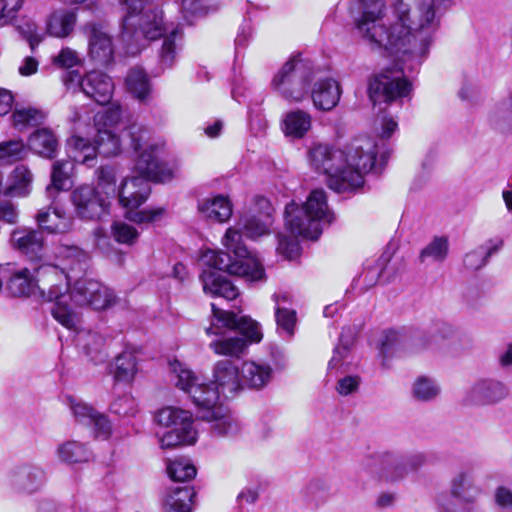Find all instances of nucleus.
Returning a JSON list of instances; mask_svg holds the SVG:
<instances>
[{
    "label": "nucleus",
    "mask_w": 512,
    "mask_h": 512,
    "mask_svg": "<svg viewBox=\"0 0 512 512\" xmlns=\"http://www.w3.org/2000/svg\"><path fill=\"white\" fill-rule=\"evenodd\" d=\"M155 419L159 425L171 427V429L180 428L186 430L188 428H194L192 414L187 410L172 406L160 409Z\"/></svg>",
    "instance_id": "33"
},
{
    "label": "nucleus",
    "mask_w": 512,
    "mask_h": 512,
    "mask_svg": "<svg viewBox=\"0 0 512 512\" xmlns=\"http://www.w3.org/2000/svg\"><path fill=\"white\" fill-rule=\"evenodd\" d=\"M122 116V111L119 106L112 107L103 113H98L94 117L95 128H111L121 130L119 122Z\"/></svg>",
    "instance_id": "55"
},
{
    "label": "nucleus",
    "mask_w": 512,
    "mask_h": 512,
    "mask_svg": "<svg viewBox=\"0 0 512 512\" xmlns=\"http://www.w3.org/2000/svg\"><path fill=\"white\" fill-rule=\"evenodd\" d=\"M111 234L116 242L128 246L134 245L139 237V232L134 226L122 221H116L111 225Z\"/></svg>",
    "instance_id": "51"
},
{
    "label": "nucleus",
    "mask_w": 512,
    "mask_h": 512,
    "mask_svg": "<svg viewBox=\"0 0 512 512\" xmlns=\"http://www.w3.org/2000/svg\"><path fill=\"white\" fill-rule=\"evenodd\" d=\"M273 299L276 304L275 318L278 330L281 333H285L288 337H291L296 325V312L287 306L289 299L286 295H274Z\"/></svg>",
    "instance_id": "35"
},
{
    "label": "nucleus",
    "mask_w": 512,
    "mask_h": 512,
    "mask_svg": "<svg viewBox=\"0 0 512 512\" xmlns=\"http://www.w3.org/2000/svg\"><path fill=\"white\" fill-rule=\"evenodd\" d=\"M503 246V240L492 238L485 241L475 249L466 253L463 258V265L467 270L477 271L484 267L491 255L498 252Z\"/></svg>",
    "instance_id": "30"
},
{
    "label": "nucleus",
    "mask_w": 512,
    "mask_h": 512,
    "mask_svg": "<svg viewBox=\"0 0 512 512\" xmlns=\"http://www.w3.org/2000/svg\"><path fill=\"white\" fill-rule=\"evenodd\" d=\"M68 406L77 422L92 427L96 438L107 439L112 431L110 421L82 400L67 396Z\"/></svg>",
    "instance_id": "16"
},
{
    "label": "nucleus",
    "mask_w": 512,
    "mask_h": 512,
    "mask_svg": "<svg viewBox=\"0 0 512 512\" xmlns=\"http://www.w3.org/2000/svg\"><path fill=\"white\" fill-rule=\"evenodd\" d=\"M195 491L192 487L172 488L165 497V508L168 512H190Z\"/></svg>",
    "instance_id": "40"
},
{
    "label": "nucleus",
    "mask_w": 512,
    "mask_h": 512,
    "mask_svg": "<svg viewBox=\"0 0 512 512\" xmlns=\"http://www.w3.org/2000/svg\"><path fill=\"white\" fill-rule=\"evenodd\" d=\"M36 223L41 231L49 234H65L73 229L74 218L66 208L56 202L40 209L35 216Z\"/></svg>",
    "instance_id": "18"
},
{
    "label": "nucleus",
    "mask_w": 512,
    "mask_h": 512,
    "mask_svg": "<svg viewBox=\"0 0 512 512\" xmlns=\"http://www.w3.org/2000/svg\"><path fill=\"white\" fill-rule=\"evenodd\" d=\"M132 127H140L137 124H132L127 127H122L121 130L111 128H96V135L94 142L97 144L98 153L104 157H114L121 153L124 145H129L135 152V156L138 155L136 147L132 144L130 136H127V132Z\"/></svg>",
    "instance_id": "19"
},
{
    "label": "nucleus",
    "mask_w": 512,
    "mask_h": 512,
    "mask_svg": "<svg viewBox=\"0 0 512 512\" xmlns=\"http://www.w3.org/2000/svg\"><path fill=\"white\" fill-rule=\"evenodd\" d=\"M442 0H364L355 26L372 48H383L397 64L384 68L369 82V97L374 104L390 103L408 97L412 84L407 72L419 69L427 59L440 27L439 3Z\"/></svg>",
    "instance_id": "1"
},
{
    "label": "nucleus",
    "mask_w": 512,
    "mask_h": 512,
    "mask_svg": "<svg viewBox=\"0 0 512 512\" xmlns=\"http://www.w3.org/2000/svg\"><path fill=\"white\" fill-rule=\"evenodd\" d=\"M167 473L172 480L184 482L193 479L197 470L189 459L179 457L169 461Z\"/></svg>",
    "instance_id": "48"
},
{
    "label": "nucleus",
    "mask_w": 512,
    "mask_h": 512,
    "mask_svg": "<svg viewBox=\"0 0 512 512\" xmlns=\"http://www.w3.org/2000/svg\"><path fill=\"white\" fill-rule=\"evenodd\" d=\"M76 23V12L69 9L55 10L46 19V33L51 37L64 39L73 33Z\"/></svg>",
    "instance_id": "26"
},
{
    "label": "nucleus",
    "mask_w": 512,
    "mask_h": 512,
    "mask_svg": "<svg viewBox=\"0 0 512 512\" xmlns=\"http://www.w3.org/2000/svg\"><path fill=\"white\" fill-rule=\"evenodd\" d=\"M244 388L260 390L266 387L273 377V369L268 363L244 361L240 367Z\"/></svg>",
    "instance_id": "27"
},
{
    "label": "nucleus",
    "mask_w": 512,
    "mask_h": 512,
    "mask_svg": "<svg viewBox=\"0 0 512 512\" xmlns=\"http://www.w3.org/2000/svg\"><path fill=\"white\" fill-rule=\"evenodd\" d=\"M67 145L72 153V157L76 162H79L87 167H93L97 163L98 147L93 141L91 143L88 139L80 136H72Z\"/></svg>",
    "instance_id": "32"
},
{
    "label": "nucleus",
    "mask_w": 512,
    "mask_h": 512,
    "mask_svg": "<svg viewBox=\"0 0 512 512\" xmlns=\"http://www.w3.org/2000/svg\"><path fill=\"white\" fill-rule=\"evenodd\" d=\"M277 251L287 259H294L299 255L300 247L298 242L290 237L279 235Z\"/></svg>",
    "instance_id": "59"
},
{
    "label": "nucleus",
    "mask_w": 512,
    "mask_h": 512,
    "mask_svg": "<svg viewBox=\"0 0 512 512\" xmlns=\"http://www.w3.org/2000/svg\"><path fill=\"white\" fill-rule=\"evenodd\" d=\"M334 221V214L327 203L324 190L311 191L306 202L299 206L291 202L285 209V224L287 229L296 236L307 239H317L323 226Z\"/></svg>",
    "instance_id": "9"
},
{
    "label": "nucleus",
    "mask_w": 512,
    "mask_h": 512,
    "mask_svg": "<svg viewBox=\"0 0 512 512\" xmlns=\"http://www.w3.org/2000/svg\"><path fill=\"white\" fill-rule=\"evenodd\" d=\"M10 244L30 261H41L45 256V239L41 230L17 228L11 233Z\"/></svg>",
    "instance_id": "17"
},
{
    "label": "nucleus",
    "mask_w": 512,
    "mask_h": 512,
    "mask_svg": "<svg viewBox=\"0 0 512 512\" xmlns=\"http://www.w3.org/2000/svg\"><path fill=\"white\" fill-rule=\"evenodd\" d=\"M425 462L421 453L402 456L392 452H381L363 459L362 468L389 482L403 479Z\"/></svg>",
    "instance_id": "12"
},
{
    "label": "nucleus",
    "mask_w": 512,
    "mask_h": 512,
    "mask_svg": "<svg viewBox=\"0 0 512 512\" xmlns=\"http://www.w3.org/2000/svg\"><path fill=\"white\" fill-rule=\"evenodd\" d=\"M360 377L355 375H347L338 380L336 391L341 396H348L355 393L360 385Z\"/></svg>",
    "instance_id": "62"
},
{
    "label": "nucleus",
    "mask_w": 512,
    "mask_h": 512,
    "mask_svg": "<svg viewBox=\"0 0 512 512\" xmlns=\"http://www.w3.org/2000/svg\"><path fill=\"white\" fill-rule=\"evenodd\" d=\"M495 501L500 508L512 512V491L507 487L501 486L496 489Z\"/></svg>",
    "instance_id": "63"
},
{
    "label": "nucleus",
    "mask_w": 512,
    "mask_h": 512,
    "mask_svg": "<svg viewBox=\"0 0 512 512\" xmlns=\"http://www.w3.org/2000/svg\"><path fill=\"white\" fill-rule=\"evenodd\" d=\"M53 257L56 264H50L58 269L63 274L64 279L61 281L53 278L54 283H63L67 292L69 289L70 275L69 273H82L88 268L89 255L88 253L77 245H69L60 243L54 248Z\"/></svg>",
    "instance_id": "15"
},
{
    "label": "nucleus",
    "mask_w": 512,
    "mask_h": 512,
    "mask_svg": "<svg viewBox=\"0 0 512 512\" xmlns=\"http://www.w3.org/2000/svg\"><path fill=\"white\" fill-rule=\"evenodd\" d=\"M52 62L61 68H71L79 63V56L75 50L66 47L52 58Z\"/></svg>",
    "instance_id": "61"
},
{
    "label": "nucleus",
    "mask_w": 512,
    "mask_h": 512,
    "mask_svg": "<svg viewBox=\"0 0 512 512\" xmlns=\"http://www.w3.org/2000/svg\"><path fill=\"white\" fill-rule=\"evenodd\" d=\"M138 372L137 357L133 352L124 351L114 362V377L117 381L131 382Z\"/></svg>",
    "instance_id": "44"
},
{
    "label": "nucleus",
    "mask_w": 512,
    "mask_h": 512,
    "mask_svg": "<svg viewBox=\"0 0 512 512\" xmlns=\"http://www.w3.org/2000/svg\"><path fill=\"white\" fill-rule=\"evenodd\" d=\"M27 154L22 140H9L0 143V163H11L22 160Z\"/></svg>",
    "instance_id": "50"
},
{
    "label": "nucleus",
    "mask_w": 512,
    "mask_h": 512,
    "mask_svg": "<svg viewBox=\"0 0 512 512\" xmlns=\"http://www.w3.org/2000/svg\"><path fill=\"white\" fill-rule=\"evenodd\" d=\"M401 344L400 335L396 331L384 333L380 342V352L383 357L391 356Z\"/></svg>",
    "instance_id": "60"
},
{
    "label": "nucleus",
    "mask_w": 512,
    "mask_h": 512,
    "mask_svg": "<svg viewBox=\"0 0 512 512\" xmlns=\"http://www.w3.org/2000/svg\"><path fill=\"white\" fill-rule=\"evenodd\" d=\"M341 94L342 89L337 80L331 77H316L311 85L309 97L315 109L331 111L338 105Z\"/></svg>",
    "instance_id": "20"
},
{
    "label": "nucleus",
    "mask_w": 512,
    "mask_h": 512,
    "mask_svg": "<svg viewBox=\"0 0 512 512\" xmlns=\"http://www.w3.org/2000/svg\"><path fill=\"white\" fill-rule=\"evenodd\" d=\"M137 407L135 398L129 394L115 399L110 405L111 411L120 416H134L137 413Z\"/></svg>",
    "instance_id": "56"
},
{
    "label": "nucleus",
    "mask_w": 512,
    "mask_h": 512,
    "mask_svg": "<svg viewBox=\"0 0 512 512\" xmlns=\"http://www.w3.org/2000/svg\"><path fill=\"white\" fill-rule=\"evenodd\" d=\"M312 128V116L302 109H294L284 114L281 129L285 136L302 139Z\"/></svg>",
    "instance_id": "28"
},
{
    "label": "nucleus",
    "mask_w": 512,
    "mask_h": 512,
    "mask_svg": "<svg viewBox=\"0 0 512 512\" xmlns=\"http://www.w3.org/2000/svg\"><path fill=\"white\" fill-rule=\"evenodd\" d=\"M28 148L43 158L53 159L57 156L59 143L52 130L42 128L29 136Z\"/></svg>",
    "instance_id": "29"
},
{
    "label": "nucleus",
    "mask_w": 512,
    "mask_h": 512,
    "mask_svg": "<svg viewBox=\"0 0 512 512\" xmlns=\"http://www.w3.org/2000/svg\"><path fill=\"white\" fill-rule=\"evenodd\" d=\"M73 164L68 160H57L52 164L51 184L47 187V191L51 188L56 191L68 190L71 186Z\"/></svg>",
    "instance_id": "46"
},
{
    "label": "nucleus",
    "mask_w": 512,
    "mask_h": 512,
    "mask_svg": "<svg viewBox=\"0 0 512 512\" xmlns=\"http://www.w3.org/2000/svg\"><path fill=\"white\" fill-rule=\"evenodd\" d=\"M489 121L500 131H512V91L494 105Z\"/></svg>",
    "instance_id": "37"
},
{
    "label": "nucleus",
    "mask_w": 512,
    "mask_h": 512,
    "mask_svg": "<svg viewBox=\"0 0 512 512\" xmlns=\"http://www.w3.org/2000/svg\"><path fill=\"white\" fill-rule=\"evenodd\" d=\"M197 209L203 218L224 223L232 216L233 204L229 197L218 194L200 200Z\"/></svg>",
    "instance_id": "23"
},
{
    "label": "nucleus",
    "mask_w": 512,
    "mask_h": 512,
    "mask_svg": "<svg viewBox=\"0 0 512 512\" xmlns=\"http://www.w3.org/2000/svg\"><path fill=\"white\" fill-rule=\"evenodd\" d=\"M510 395L508 386L494 378H482L475 381L464 393L462 403L467 407L496 405Z\"/></svg>",
    "instance_id": "14"
},
{
    "label": "nucleus",
    "mask_w": 512,
    "mask_h": 512,
    "mask_svg": "<svg viewBox=\"0 0 512 512\" xmlns=\"http://www.w3.org/2000/svg\"><path fill=\"white\" fill-rule=\"evenodd\" d=\"M68 90L77 88L100 105L110 103L115 85L111 77L100 71H90L83 77L76 71H68L63 78Z\"/></svg>",
    "instance_id": "13"
},
{
    "label": "nucleus",
    "mask_w": 512,
    "mask_h": 512,
    "mask_svg": "<svg viewBox=\"0 0 512 512\" xmlns=\"http://www.w3.org/2000/svg\"><path fill=\"white\" fill-rule=\"evenodd\" d=\"M12 125L15 129L23 131L29 127L40 125L46 118V113L32 106H15L12 113Z\"/></svg>",
    "instance_id": "36"
},
{
    "label": "nucleus",
    "mask_w": 512,
    "mask_h": 512,
    "mask_svg": "<svg viewBox=\"0 0 512 512\" xmlns=\"http://www.w3.org/2000/svg\"><path fill=\"white\" fill-rule=\"evenodd\" d=\"M316 76L317 69L309 60L293 54L274 73L270 86L282 99L301 103L309 96Z\"/></svg>",
    "instance_id": "10"
},
{
    "label": "nucleus",
    "mask_w": 512,
    "mask_h": 512,
    "mask_svg": "<svg viewBox=\"0 0 512 512\" xmlns=\"http://www.w3.org/2000/svg\"><path fill=\"white\" fill-rule=\"evenodd\" d=\"M117 170L104 165L95 170V184L83 183L70 194L76 217L81 220H101L109 214L111 200L116 196Z\"/></svg>",
    "instance_id": "8"
},
{
    "label": "nucleus",
    "mask_w": 512,
    "mask_h": 512,
    "mask_svg": "<svg viewBox=\"0 0 512 512\" xmlns=\"http://www.w3.org/2000/svg\"><path fill=\"white\" fill-rule=\"evenodd\" d=\"M175 386L186 393L197 408H213L221 396L232 398L244 389L240 367L231 360H219L212 367L211 383L178 360L170 362Z\"/></svg>",
    "instance_id": "5"
},
{
    "label": "nucleus",
    "mask_w": 512,
    "mask_h": 512,
    "mask_svg": "<svg viewBox=\"0 0 512 512\" xmlns=\"http://www.w3.org/2000/svg\"><path fill=\"white\" fill-rule=\"evenodd\" d=\"M451 492L455 497L466 503H474L480 494V489L475 485L470 474L462 472L452 480Z\"/></svg>",
    "instance_id": "43"
},
{
    "label": "nucleus",
    "mask_w": 512,
    "mask_h": 512,
    "mask_svg": "<svg viewBox=\"0 0 512 512\" xmlns=\"http://www.w3.org/2000/svg\"><path fill=\"white\" fill-rule=\"evenodd\" d=\"M413 396L420 401H431L440 393V387L435 380L422 376L413 384Z\"/></svg>",
    "instance_id": "49"
},
{
    "label": "nucleus",
    "mask_w": 512,
    "mask_h": 512,
    "mask_svg": "<svg viewBox=\"0 0 512 512\" xmlns=\"http://www.w3.org/2000/svg\"><path fill=\"white\" fill-rule=\"evenodd\" d=\"M202 418L211 423L212 431L221 437H234L241 433L242 425L228 410L220 405L213 408H198Z\"/></svg>",
    "instance_id": "22"
},
{
    "label": "nucleus",
    "mask_w": 512,
    "mask_h": 512,
    "mask_svg": "<svg viewBox=\"0 0 512 512\" xmlns=\"http://www.w3.org/2000/svg\"><path fill=\"white\" fill-rule=\"evenodd\" d=\"M373 139L363 136L354 139L344 151L326 144H316L309 151V163L325 174L328 186L338 192L362 187L364 175L374 167L376 155L383 148Z\"/></svg>",
    "instance_id": "4"
},
{
    "label": "nucleus",
    "mask_w": 512,
    "mask_h": 512,
    "mask_svg": "<svg viewBox=\"0 0 512 512\" xmlns=\"http://www.w3.org/2000/svg\"><path fill=\"white\" fill-rule=\"evenodd\" d=\"M242 232L243 228L237 221L226 230L222 238V245L228 252L208 250L204 253L203 260L209 268L202 272L200 278L206 294L227 300H233L239 295L238 288L221 274L222 271L242 277L248 282L265 281L263 264L248 251Z\"/></svg>",
    "instance_id": "2"
},
{
    "label": "nucleus",
    "mask_w": 512,
    "mask_h": 512,
    "mask_svg": "<svg viewBox=\"0 0 512 512\" xmlns=\"http://www.w3.org/2000/svg\"><path fill=\"white\" fill-rule=\"evenodd\" d=\"M92 292H96L94 298H90V307L95 310H104L116 303L114 292L107 286L100 284H92Z\"/></svg>",
    "instance_id": "52"
},
{
    "label": "nucleus",
    "mask_w": 512,
    "mask_h": 512,
    "mask_svg": "<svg viewBox=\"0 0 512 512\" xmlns=\"http://www.w3.org/2000/svg\"><path fill=\"white\" fill-rule=\"evenodd\" d=\"M24 0H0V28L13 24Z\"/></svg>",
    "instance_id": "54"
},
{
    "label": "nucleus",
    "mask_w": 512,
    "mask_h": 512,
    "mask_svg": "<svg viewBox=\"0 0 512 512\" xmlns=\"http://www.w3.org/2000/svg\"><path fill=\"white\" fill-rule=\"evenodd\" d=\"M214 321L206 328L207 335L219 336L209 344L217 355L240 357L250 343H258L263 335L259 324L247 316H237L211 304Z\"/></svg>",
    "instance_id": "7"
},
{
    "label": "nucleus",
    "mask_w": 512,
    "mask_h": 512,
    "mask_svg": "<svg viewBox=\"0 0 512 512\" xmlns=\"http://www.w3.org/2000/svg\"><path fill=\"white\" fill-rule=\"evenodd\" d=\"M56 454L59 461L66 464L86 462L91 455L83 443L74 440H68L59 444Z\"/></svg>",
    "instance_id": "42"
},
{
    "label": "nucleus",
    "mask_w": 512,
    "mask_h": 512,
    "mask_svg": "<svg viewBox=\"0 0 512 512\" xmlns=\"http://www.w3.org/2000/svg\"><path fill=\"white\" fill-rule=\"evenodd\" d=\"M258 204L267 210L259 214L248 213L237 220L248 238H257L270 232L272 218L269 202L265 198H260Z\"/></svg>",
    "instance_id": "24"
},
{
    "label": "nucleus",
    "mask_w": 512,
    "mask_h": 512,
    "mask_svg": "<svg viewBox=\"0 0 512 512\" xmlns=\"http://www.w3.org/2000/svg\"><path fill=\"white\" fill-rule=\"evenodd\" d=\"M27 29L23 30L29 41L30 47L34 50L44 39V36L38 32L37 26L34 22L26 24Z\"/></svg>",
    "instance_id": "64"
},
{
    "label": "nucleus",
    "mask_w": 512,
    "mask_h": 512,
    "mask_svg": "<svg viewBox=\"0 0 512 512\" xmlns=\"http://www.w3.org/2000/svg\"><path fill=\"white\" fill-rule=\"evenodd\" d=\"M181 40L180 30L172 29L163 39V43L159 52V63L161 68H172L176 62L179 50L178 41Z\"/></svg>",
    "instance_id": "45"
},
{
    "label": "nucleus",
    "mask_w": 512,
    "mask_h": 512,
    "mask_svg": "<svg viewBox=\"0 0 512 512\" xmlns=\"http://www.w3.org/2000/svg\"><path fill=\"white\" fill-rule=\"evenodd\" d=\"M34 276L29 269L24 268L15 272L9 282L8 288L15 296H30L38 290L47 301H55L51 313L54 319L67 329L75 328L78 323L77 315L66 306L63 283H54L53 278L63 280L64 276L49 263L35 269Z\"/></svg>",
    "instance_id": "6"
},
{
    "label": "nucleus",
    "mask_w": 512,
    "mask_h": 512,
    "mask_svg": "<svg viewBox=\"0 0 512 512\" xmlns=\"http://www.w3.org/2000/svg\"><path fill=\"white\" fill-rule=\"evenodd\" d=\"M166 213L162 207L148 208L136 212H131L127 218L137 224L153 223L159 221Z\"/></svg>",
    "instance_id": "57"
},
{
    "label": "nucleus",
    "mask_w": 512,
    "mask_h": 512,
    "mask_svg": "<svg viewBox=\"0 0 512 512\" xmlns=\"http://www.w3.org/2000/svg\"><path fill=\"white\" fill-rule=\"evenodd\" d=\"M33 174L28 167L19 165L10 175V184L6 193L17 197H26L32 190Z\"/></svg>",
    "instance_id": "41"
},
{
    "label": "nucleus",
    "mask_w": 512,
    "mask_h": 512,
    "mask_svg": "<svg viewBox=\"0 0 512 512\" xmlns=\"http://www.w3.org/2000/svg\"><path fill=\"white\" fill-rule=\"evenodd\" d=\"M10 484L21 491L32 493L45 483V472L36 466H22L9 473Z\"/></svg>",
    "instance_id": "25"
},
{
    "label": "nucleus",
    "mask_w": 512,
    "mask_h": 512,
    "mask_svg": "<svg viewBox=\"0 0 512 512\" xmlns=\"http://www.w3.org/2000/svg\"><path fill=\"white\" fill-rule=\"evenodd\" d=\"M92 284H100V282L88 278H81L76 280L73 287L70 289L69 295H66V292H64L66 297L65 302L70 299L78 306L90 307V298H94V295L96 294V292H92L91 290ZM66 306L71 309L78 317V323L76 327L71 329L76 331L80 324V317L72 307L68 306V303H66Z\"/></svg>",
    "instance_id": "34"
},
{
    "label": "nucleus",
    "mask_w": 512,
    "mask_h": 512,
    "mask_svg": "<svg viewBox=\"0 0 512 512\" xmlns=\"http://www.w3.org/2000/svg\"><path fill=\"white\" fill-rule=\"evenodd\" d=\"M449 239L446 236H435L419 254L422 264L442 263L449 254Z\"/></svg>",
    "instance_id": "39"
},
{
    "label": "nucleus",
    "mask_w": 512,
    "mask_h": 512,
    "mask_svg": "<svg viewBox=\"0 0 512 512\" xmlns=\"http://www.w3.org/2000/svg\"><path fill=\"white\" fill-rule=\"evenodd\" d=\"M397 128V121L385 113L379 115L375 120L374 129L381 141L390 138Z\"/></svg>",
    "instance_id": "58"
},
{
    "label": "nucleus",
    "mask_w": 512,
    "mask_h": 512,
    "mask_svg": "<svg viewBox=\"0 0 512 512\" xmlns=\"http://www.w3.org/2000/svg\"><path fill=\"white\" fill-rule=\"evenodd\" d=\"M85 31L88 35V53L90 59L100 66L109 64L114 55L110 35L96 24H87Z\"/></svg>",
    "instance_id": "21"
},
{
    "label": "nucleus",
    "mask_w": 512,
    "mask_h": 512,
    "mask_svg": "<svg viewBox=\"0 0 512 512\" xmlns=\"http://www.w3.org/2000/svg\"><path fill=\"white\" fill-rule=\"evenodd\" d=\"M125 84L127 90L139 101L144 102L148 99L151 85L146 72L141 67H134L129 70Z\"/></svg>",
    "instance_id": "38"
},
{
    "label": "nucleus",
    "mask_w": 512,
    "mask_h": 512,
    "mask_svg": "<svg viewBox=\"0 0 512 512\" xmlns=\"http://www.w3.org/2000/svg\"><path fill=\"white\" fill-rule=\"evenodd\" d=\"M353 336H346L341 333L339 344L333 350V355L328 363L330 371H348L355 364V357L352 352Z\"/></svg>",
    "instance_id": "31"
},
{
    "label": "nucleus",
    "mask_w": 512,
    "mask_h": 512,
    "mask_svg": "<svg viewBox=\"0 0 512 512\" xmlns=\"http://www.w3.org/2000/svg\"><path fill=\"white\" fill-rule=\"evenodd\" d=\"M220 0H182L185 15L203 16L218 9Z\"/></svg>",
    "instance_id": "53"
},
{
    "label": "nucleus",
    "mask_w": 512,
    "mask_h": 512,
    "mask_svg": "<svg viewBox=\"0 0 512 512\" xmlns=\"http://www.w3.org/2000/svg\"><path fill=\"white\" fill-rule=\"evenodd\" d=\"M197 440V431L195 428L182 430L180 428L171 429L159 436V444L163 449L173 448L178 445L194 444Z\"/></svg>",
    "instance_id": "47"
},
{
    "label": "nucleus",
    "mask_w": 512,
    "mask_h": 512,
    "mask_svg": "<svg viewBox=\"0 0 512 512\" xmlns=\"http://www.w3.org/2000/svg\"><path fill=\"white\" fill-rule=\"evenodd\" d=\"M146 0H120L126 11L121 24V37L132 49L133 44L140 46L141 40H155L165 32L162 11L144 7ZM134 53V50H131Z\"/></svg>",
    "instance_id": "11"
},
{
    "label": "nucleus",
    "mask_w": 512,
    "mask_h": 512,
    "mask_svg": "<svg viewBox=\"0 0 512 512\" xmlns=\"http://www.w3.org/2000/svg\"><path fill=\"white\" fill-rule=\"evenodd\" d=\"M127 136L138 151L133 166L137 175L125 177L119 187L116 186V196L122 207L133 210L148 199L151 193L149 181L168 182L179 174V167L165 162L168 149L164 139L147 138L142 127H132Z\"/></svg>",
    "instance_id": "3"
}]
</instances>
